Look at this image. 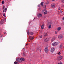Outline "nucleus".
I'll return each instance as SVG.
<instances>
[{
    "instance_id": "12",
    "label": "nucleus",
    "mask_w": 64,
    "mask_h": 64,
    "mask_svg": "<svg viewBox=\"0 0 64 64\" xmlns=\"http://www.w3.org/2000/svg\"><path fill=\"white\" fill-rule=\"evenodd\" d=\"M6 10H7V8H5L3 10L4 12H5L6 11Z\"/></svg>"
},
{
    "instance_id": "46",
    "label": "nucleus",
    "mask_w": 64,
    "mask_h": 64,
    "mask_svg": "<svg viewBox=\"0 0 64 64\" xmlns=\"http://www.w3.org/2000/svg\"><path fill=\"white\" fill-rule=\"evenodd\" d=\"M35 19V18H34V19Z\"/></svg>"
},
{
    "instance_id": "34",
    "label": "nucleus",
    "mask_w": 64,
    "mask_h": 64,
    "mask_svg": "<svg viewBox=\"0 0 64 64\" xmlns=\"http://www.w3.org/2000/svg\"><path fill=\"white\" fill-rule=\"evenodd\" d=\"M40 38H42V36H40Z\"/></svg>"
},
{
    "instance_id": "11",
    "label": "nucleus",
    "mask_w": 64,
    "mask_h": 64,
    "mask_svg": "<svg viewBox=\"0 0 64 64\" xmlns=\"http://www.w3.org/2000/svg\"><path fill=\"white\" fill-rule=\"evenodd\" d=\"M21 61H25V59L23 58H20V61L21 62Z\"/></svg>"
},
{
    "instance_id": "24",
    "label": "nucleus",
    "mask_w": 64,
    "mask_h": 64,
    "mask_svg": "<svg viewBox=\"0 0 64 64\" xmlns=\"http://www.w3.org/2000/svg\"><path fill=\"white\" fill-rule=\"evenodd\" d=\"M61 52H60L58 54V55H60L61 54Z\"/></svg>"
},
{
    "instance_id": "1",
    "label": "nucleus",
    "mask_w": 64,
    "mask_h": 64,
    "mask_svg": "<svg viewBox=\"0 0 64 64\" xmlns=\"http://www.w3.org/2000/svg\"><path fill=\"white\" fill-rule=\"evenodd\" d=\"M16 59V62H21V59L20 58H17Z\"/></svg>"
},
{
    "instance_id": "29",
    "label": "nucleus",
    "mask_w": 64,
    "mask_h": 64,
    "mask_svg": "<svg viewBox=\"0 0 64 64\" xmlns=\"http://www.w3.org/2000/svg\"><path fill=\"white\" fill-rule=\"evenodd\" d=\"M54 40H53V38L51 40V42H53V41Z\"/></svg>"
},
{
    "instance_id": "2",
    "label": "nucleus",
    "mask_w": 64,
    "mask_h": 64,
    "mask_svg": "<svg viewBox=\"0 0 64 64\" xmlns=\"http://www.w3.org/2000/svg\"><path fill=\"white\" fill-rule=\"evenodd\" d=\"M58 44L59 43H58V42L53 43L52 44L53 46H56V45H58Z\"/></svg>"
},
{
    "instance_id": "4",
    "label": "nucleus",
    "mask_w": 64,
    "mask_h": 64,
    "mask_svg": "<svg viewBox=\"0 0 64 64\" xmlns=\"http://www.w3.org/2000/svg\"><path fill=\"white\" fill-rule=\"evenodd\" d=\"M58 38L59 39H62V38H63V36L62 35H60L58 36Z\"/></svg>"
},
{
    "instance_id": "26",
    "label": "nucleus",
    "mask_w": 64,
    "mask_h": 64,
    "mask_svg": "<svg viewBox=\"0 0 64 64\" xmlns=\"http://www.w3.org/2000/svg\"><path fill=\"white\" fill-rule=\"evenodd\" d=\"M46 3L47 4H49V2L48 1H47L46 2Z\"/></svg>"
},
{
    "instance_id": "28",
    "label": "nucleus",
    "mask_w": 64,
    "mask_h": 64,
    "mask_svg": "<svg viewBox=\"0 0 64 64\" xmlns=\"http://www.w3.org/2000/svg\"><path fill=\"white\" fill-rule=\"evenodd\" d=\"M60 13H62L63 12V11H62V10H60Z\"/></svg>"
},
{
    "instance_id": "45",
    "label": "nucleus",
    "mask_w": 64,
    "mask_h": 64,
    "mask_svg": "<svg viewBox=\"0 0 64 64\" xmlns=\"http://www.w3.org/2000/svg\"><path fill=\"white\" fill-rule=\"evenodd\" d=\"M52 1H54V0H52Z\"/></svg>"
},
{
    "instance_id": "16",
    "label": "nucleus",
    "mask_w": 64,
    "mask_h": 64,
    "mask_svg": "<svg viewBox=\"0 0 64 64\" xmlns=\"http://www.w3.org/2000/svg\"><path fill=\"white\" fill-rule=\"evenodd\" d=\"M44 24H43L42 25V26H41V28L42 29H43V27H44Z\"/></svg>"
},
{
    "instance_id": "44",
    "label": "nucleus",
    "mask_w": 64,
    "mask_h": 64,
    "mask_svg": "<svg viewBox=\"0 0 64 64\" xmlns=\"http://www.w3.org/2000/svg\"><path fill=\"white\" fill-rule=\"evenodd\" d=\"M23 49H24V50H25V48H23Z\"/></svg>"
},
{
    "instance_id": "19",
    "label": "nucleus",
    "mask_w": 64,
    "mask_h": 64,
    "mask_svg": "<svg viewBox=\"0 0 64 64\" xmlns=\"http://www.w3.org/2000/svg\"><path fill=\"white\" fill-rule=\"evenodd\" d=\"M43 4H44L43 2H42L40 4V5L43 6Z\"/></svg>"
},
{
    "instance_id": "37",
    "label": "nucleus",
    "mask_w": 64,
    "mask_h": 64,
    "mask_svg": "<svg viewBox=\"0 0 64 64\" xmlns=\"http://www.w3.org/2000/svg\"><path fill=\"white\" fill-rule=\"evenodd\" d=\"M14 64H17V62H14Z\"/></svg>"
},
{
    "instance_id": "14",
    "label": "nucleus",
    "mask_w": 64,
    "mask_h": 64,
    "mask_svg": "<svg viewBox=\"0 0 64 64\" xmlns=\"http://www.w3.org/2000/svg\"><path fill=\"white\" fill-rule=\"evenodd\" d=\"M52 24V22H49L48 23V25H51V24Z\"/></svg>"
},
{
    "instance_id": "6",
    "label": "nucleus",
    "mask_w": 64,
    "mask_h": 64,
    "mask_svg": "<svg viewBox=\"0 0 64 64\" xmlns=\"http://www.w3.org/2000/svg\"><path fill=\"white\" fill-rule=\"evenodd\" d=\"M45 51L47 53L48 52V48H46L45 49Z\"/></svg>"
},
{
    "instance_id": "8",
    "label": "nucleus",
    "mask_w": 64,
    "mask_h": 64,
    "mask_svg": "<svg viewBox=\"0 0 64 64\" xmlns=\"http://www.w3.org/2000/svg\"><path fill=\"white\" fill-rule=\"evenodd\" d=\"M37 16L38 17H42V14H38Z\"/></svg>"
},
{
    "instance_id": "18",
    "label": "nucleus",
    "mask_w": 64,
    "mask_h": 64,
    "mask_svg": "<svg viewBox=\"0 0 64 64\" xmlns=\"http://www.w3.org/2000/svg\"><path fill=\"white\" fill-rule=\"evenodd\" d=\"M61 28L60 27H58V28L57 30L58 31H59V30H61Z\"/></svg>"
},
{
    "instance_id": "42",
    "label": "nucleus",
    "mask_w": 64,
    "mask_h": 64,
    "mask_svg": "<svg viewBox=\"0 0 64 64\" xmlns=\"http://www.w3.org/2000/svg\"><path fill=\"white\" fill-rule=\"evenodd\" d=\"M1 37H2V35L1 36Z\"/></svg>"
},
{
    "instance_id": "36",
    "label": "nucleus",
    "mask_w": 64,
    "mask_h": 64,
    "mask_svg": "<svg viewBox=\"0 0 64 64\" xmlns=\"http://www.w3.org/2000/svg\"><path fill=\"white\" fill-rule=\"evenodd\" d=\"M58 64H62V62H60Z\"/></svg>"
},
{
    "instance_id": "41",
    "label": "nucleus",
    "mask_w": 64,
    "mask_h": 64,
    "mask_svg": "<svg viewBox=\"0 0 64 64\" xmlns=\"http://www.w3.org/2000/svg\"><path fill=\"white\" fill-rule=\"evenodd\" d=\"M4 34H6V32H4Z\"/></svg>"
},
{
    "instance_id": "38",
    "label": "nucleus",
    "mask_w": 64,
    "mask_h": 64,
    "mask_svg": "<svg viewBox=\"0 0 64 64\" xmlns=\"http://www.w3.org/2000/svg\"><path fill=\"white\" fill-rule=\"evenodd\" d=\"M38 7H40V5L39 4L38 5Z\"/></svg>"
},
{
    "instance_id": "21",
    "label": "nucleus",
    "mask_w": 64,
    "mask_h": 64,
    "mask_svg": "<svg viewBox=\"0 0 64 64\" xmlns=\"http://www.w3.org/2000/svg\"><path fill=\"white\" fill-rule=\"evenodd\" d=\"M51 25H49L48 26V28H49L50 29V28H51Z\"/></svg>"
},
{
    "instance_id": "43",
    "label": "nucleus",
    "mask_w": 64,
    "mask_h": 64,
    "mask_svg": "<svg viewBox=\"0 0 64 64\" xmlns=\"http://www.w3.org/2000/svg\"><path fill=\"white\" fill-rule=\"evenodd\" d=\"M62 20H64V18H62Z\"/></svg>"
},
{
    "instance_id": "9",
    "label": "nucleus",
    "mask_w": 64,
    "mask_h": 64,
    "mask_svg": "<svg viewBox=\"0 0 64 64\" xmlns=\"http://www.w3.org/2000/svg\"><path fill=\"white\" fill-rule=\"evenodd\" d=\"M30 40H33V39H34V36L32 37L31 36H30Z\"/></svg>"
},
{
    "instance_id": "30",
    "label": "nucleus",
    "mask_w": 64,
    "mask_h": 64,
    "mask_svg": "<svg viewBox=\"0 0 64 64\" xmlns=\"http://www.w3.org/2000/svg\"><path fill=\"white\" fill-rule=\"evenodd\" d=\"M3 15L4 17H5V14H3Z\"/></svg>"
},
{
    "instance_id": "32",
    "label": "nucleus",
    "mask_w": 64,
    "mask_h": 64,
    "mask_svg": "<svg viewBox=\"0 0 64 64\" xmlns=\"http://www.w3.org/2000/svg\"><path fill=\"white\" fill-rule=\"evenodd\" d=\"M62 2L63 3H64V0H62Z\"/></svg>"
},
{
    "instance_id": "31",
    "label": "nucleus",
    "mask_w": 64,
    "mask_h": 64,
    "mask_svg": "<svg viewBox=\"0 0 64 64\" xmlns=\"http://www.w3.org/2000/svg\"><path fill=\"white\" fill-rule=\"evenodd\" d=\"M23 55L24 56H26V55H25V54L24 53H23Z\"/></svg>"
},
{
    "instance_id": "3",
    "label": "nucleus",
    "mask_w": 64,
    "mask_h": 64,
    "mask_svg": "<svg viewBox=\"0 0 64 64\" xmlns=\"http://www.w3.org/2000/svg\"><path fill=\"white\" fill-rule=\"evenodd\" d=\"M62 59V56H59L57 58V59L58 60H61Z\"/></svg>"
},
{
    "instance_id": "5",
    "label": "nucleus",
    "mask_w": 64,
    "mask_h": 64,
    "mask_svg": "<svg viewBox=\"0 0 64 64\" xmlns=\"http://www.w3.org/2000/svg\"><path fill=\"white\" fill-rule=\"evenodd\" d=\"M55 49L54 48H52L50 50V52L51 53H53Z\"/></svg>"
},
{
    "instance_id": "22",
    "label": "nucleus",
    "mask_w": 64,
    "mask_h": 64,
    "mask_svg": "<svg viewBox=\"0 0 64 64\" xmlns=\"http://www.w3.org/2000/svg\"><path fill=\"white\" fill-rule=\"evenodd\" d=\"M43 7H44V8H46V5H43Z\"/></svg>"
},
{
    "instance_id": "27",
    "label": "nucleus",
    "mask_w": 64,
    "mask_h": 64,
    "mask_svg": "<svg viewBox=\"0 0 64 64\" xmlns=\"http://www.w3.org/2000/svg\"><path fill=\"white\" fill-rule=\"evenodd\" d=\"M39 50V48H37L36 49V51H38Z\"/></svg>"
},
{
    "instance_id": "25",
    "label": "nucleus",
    "mask_w": 64,
    "mask_h": 64,
    "mask_svg": "<svg viewBox=\"0 0 64 64\" xmlns=\"http://www.w3.org/2000/svg\"><path fill=\"white\" fill-rule=\"evenodd\" d=\"M47 35V34L46 33L45 34L44 36L45 37Z\"/></svg>"
},
{
    "instance_id": "33",
    "label": "nucleus",
    "mask_w": 64,
    "mask_h": 64,
    "mask_svg": "<svg viewBox=\"0 0 64 64\" xmlns=\"http://www.w3.org/2000/svg\"><path fill=\"white\" fill-rule=\"evenodd\" d=\"M57 32H55V34H57Z\"/></svg>"
},
{
    "instance_id": "13",
    "label": "nucleus",
    "mask_w": 64,
    "mask_h": 64,
    "mask_svg": "<svg viewBox=\"0 0 64 64\" xmlns=\"http://www.w3.org/2000/svg\"><path fill=\"white\" fill-rule=\"evenodd\" d=\"M51 6H52V7L53 8V7H54L55 6V4H52Z\"/></svg>"
},
{
    "instance_id": "15",
    "label": "nucleus",
    "mask_w": 64,
    "mask_h": 64,
    "mask_svg": "<svg viewBox=\"0 0 64 64\" xmlns=\"http://www.w3.org/2000/svg\"><path fill=\"white\" fill-rule=\"evenodd\" d=\"M47 13V11L46 10H45V12H44V14L45 15Z\"/></svg>"
},
{
    "instance_id": "17",
    "label": "nucleus",
    "mask_w": 64,
    "mask_h": 64,
    "mask_svg": "<svg viewBox=\"0 0 64 64\" xmlns=\"http://www.w3.org/2000/svg\"><path fill=\"white\" fill-rule=\"evenodd\" d=\"M29 34H30V35H33L34 34V33L33 32H30L29 33Z\"/></svg>"
},
{
    "instance_id": "7",
    "label": "nucleus",
    "mask_w": 64,
    "mask_h": 64,
    "mask_svg": "<svg viewBox=\"0 0 64 64\" xmlns=\"http://www.w3.org/2000/svg\"><path fill=\"white\" fill-rule=\"evenodd\" d=\"M48 38H45L44 39V41L45 42H47L48 41Z\"/></svg>"
},
{
    "instance_id": "23",
    "label": "nucleus",
    "mask_w": 64,
    "mask_h": 64,
    "mask_svg": "<svg viewBox=\"0 0 64 64\" xmlns=\"http://www.w3.org/2000/svg\"><path fill=\"white\" fill-rule=\"evenodd\" d=\"M2 4L3 5L4 4V1H2Z\"/></svg>"
},
{
    "instance_id": "20",
    "label": "nucleus",
    "mask_w": 64,
    "mask_h": 64,
    "mask_svg": "<svg viewBox=\"0 0 64 64\" xmlns=\"http://www.w3.org/2000/svg\"><path fill=\"white\" fill-rule=\"evenodd\" d=\"M62 45H60V46H59V48H62Z\"/></svg>"
},
{
    "instance_id": "39",
    "label": "nucleus",
    "mask_w": 64,
    "mask_h": 64,
    "mask_svg": "<svg viewBox=\"0 0 64 64\" xmlns=\"http://www.w3.org/2000/svg\"><path fill=\"white\" fill-rule=\"evenodd\" d=\"M28 45V44H26V46H27V45Z\"/></svg>"
},
{
    "instance_id": "40",
    "label": "nucleus",
    "mask_w": 64,
    "mask_h": 64,
    "mask_svg": "<svg viewBox=\"0 0 64 64\" xmlns=\"http://www.w3.org/2000/svg\"><path fill=\"white\" fill-rule=\"evenodd\" d=\"M60 10V8H59L58 9V10Z\"/></svg>"
},
{
    "instance_id": "35",
    "label": "nucleus",
    "mask_w": 64,
    "mask_h": 64,
    "mask_svg": "<svg viewBox=\"0 0 64 64\" xmlns=\"http://www.w3.org/2000/svg\"><path fill=\"white\" fill-rule=\"evenodd\" d=\"M5 7L4 6L3 7V9H4V8Z\"/></svg>"
},
{
    "instance_id": "10",
    "label": "nucleus",
    "mask_w": 64,
    "mask_h": 64,
    "mask_svg": "<svg viewBox=\"0 0 64 64\" xmlns=\"http://www.w3.org/2000/svg\"><path fill=\"white\" fill-rule=\"evenodd\" d=\"M4 22V20H2L0 22V25L3 24V23Z\"/></svg>"
}]
</instances>
